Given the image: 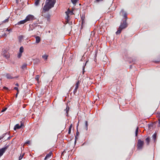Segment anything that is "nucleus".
Returning <instances> with one entry per match:
<instances>
[{"label": "nucleus", "instance_id": "obj_1", "mask_svg": "<svg viewBox=\"0 0 160 160\" xmlns=\"http://www.w3.org/2000/svg\"><path fill=\"white\" fill-rule=\"evenodd\" d=\"M128 27V24L125 20L123 21V23H121L119 27L118 30L116 32L117 35L121 33L122 30Z\"/></svg>", "mask_w": 160, "mask_h": 160}, {"label": "nucleus", "instance_id": "obj_2", "mask_svg": "<svg viewBox=\"0 0 160 160\" xmlns=\"http://www.w3.org/2000/svg\"><path fill=\"white\" fill-rule=\"evenodd\" d=\"M45 3L52 8L54 7L55 1V0H46Z\"/></svg>", "mask_w": 160, "mask_h": 160}, {"label": "nucleus", "instance_id": "obj_3", "mask_svg": "<svg viewBox=\"0 0 160 160\" xmlns=\"http://www.w3.org/2000/svg\"><path fill=\"white\" fill-rule=\"evenodd\" d=\"M42 15L47 19L48 22H49L50 21L51 15L49 13L46 12H42Z\"/></svg>", "mask_w": 160, "mask_h": 160}, {"label": "nucleus", "instance_id": "obj_4", "mask_svg": "<svg viewBox=\"0 0 160 160\" xmlns=\"http://www.w3.org/2000/svg\"><path fill=\"white\" fill-rule=\"evenodd\" d=\"M144 144L143 141L141 140V139H138V148L139 149H142L143 147Z\"/></svg>", "mask_w": 160, "mask_h": 160}, {"label": "nucleus", "instance_id": "obj_5", "mask_svg": "<svg viewBox=\"0 0 160 160\" xmlns=\"http://www.w3.org/2000/svg\"><path fill=\"white\" fill-rule=\"evenodd\" d=\"M24 52V48L22 46L20 47L19 50V52L18 54L17 57L18 58H20L22 55V53Z\"/></svg>", "mask_w": 160, "mask_h": 160}, {"label": "nucleus", "instance_id": "obj_6", "mask_svg": "<svg viewBox=\"0 0 160 160\" xmlns=\"http://www.w3.org/2000/svg\"><path fill=\"white\" fill-rule=\"evenodd\" d=\"M51 7L45 3V5L42 9V12H45L48 11L51 8Z\"/></svg>", "mask_w": 160, "mask_h": 160}, {"label": "nucleus", "instance_id": "obj_7", "mask_svg": "<svg viewBox=\"0 0 160 160\" xmlns=\"http://www.w3.org/2000/svg\"><path fill=\"white\" fill-rule=\"evenodd\" d=\"M9 146L7 145L5 146V147L2 148L0 149V156L1 157L2 156L3 153L5 152L6 150H7Z\"/></svg>", "mask_w": 160, "mask_h": 160}, {"label": "nucleus", "instance_id": "obj_8", "mask_svg": "<svg viewBox=\"0 0 160 160\" xmlns=\"http://www.w3.org/2000/svg\"><path fill=\"white\" fill-rule=\"evenodd\" d=\"M34 16L32 15L29 14L26 18V20L27 22L32 21L34 19Z\"/></svg>", "mask_w": 160, "mask_h": 160}, {"label": "nucleus", "instance_id": "obj_9", "mask_svg": "<svg viewBox=\"0 0 160 160\" xmlns=\"http://www.w3.org/2000/svg\"><path fill=\"white\" fill-rule=\"evenodd\" d=\"M65 13L67 16V17H66L68 21H69V15H72L73 14V12L68 10Z\"/></svg>", "mask_w": 160, "mask_h": 160}, {"label": "nucleus", "instance_id": "obj_10", "mask_svg": "<svg viewBox=\"0 0 160 160\" xmlns=\"http://www.w3.org/2000/svg\"><path fill=\"white\" fill-rule=\"evenodd\" d=\"M80 83V82L78 80V82L76 83L75 85V87L73 92V93L74 94H75L76 92H77V90L78 88L79 84Z\"/></svg>", "mask_w": 160, "mask_h": 160}, {"label": "nucleus", "instance_id": "obj_11", "mask_svg": "<svg viewBox=\"0 0 160 160\" xmlns=\"http://www.w3.org/2000/svg\"><path fill=\"white\" fill-rule=\"evenodd\" d=\"M52 152H50L44 158V160H47L48 158H49L52 155Z\"/></svg>", "mask_w": 160, "mask_h": 160}, {"label": "nucleus", "instance_id": "obj_12", "mask_svg": "<svg viewBox=\"0 0 160 160\" xmlns=\"http://www.w3.org/2000/svg\"><path fill=\"white\" fill-rule=\"evenodd\" d=\"M3 54L4 57H5L6 58H8L9 57V56L8 54L7 53L6 51V50H4L3 51Z\"/></svg>", "mask_w": 160, "mask_h": 160}, {"label": "nucleus", "instance_id": "obj_13", "mask_svg": "<svg viewBox=\"0 0 160 160\" xmlns=\"http://www.w3.org/2000/svg\"><path fill=\"white\" fill-rule=\"evenodd\" d=\"M26 22H27V21H26V19H24L23 20H22V21H21L18 22L17 24L19 25L20 24H23L25 23H26Z\"/></svg>", "mask_w": 160, "mask_h": 160}, {"label": "nucleus", "instance_id": "obj_14", "mask_svg": "<svg viewBox=\"0 0 160 160\" xmlns=\"http://www.w3.org/2000/svg\"><path fill=\"white\" fill-rule=\"evenodd\" d=\"M21 127L19 125V124H16L14 128V130H16L17 129H19Z\"/></svg>", "mask_w": 160, "mask_h": 160}, {"label": "nucleus", "instance_id": "obj_15", "mask_svg": "<svg viewBox=\"0 0 160 160\" xmlns=\"http://www.w3.org/2000/svg\"><path fill=\"white\" fill-rule=\"evenodd\" d=\"M145 141L146 142L147 145H148L149 144V143H150V138L149 137H148L145 139Z\"/></svg>", "mask_w": 160, "mask_h": 160}, {"label": "nucleus", "instance_id": "obj_16", "mask_svg": "<svg viewBox=\"0 0 160 160\" xmlns=\"http://www.w3.org/2000/svg\"><path fill=\"white\" fill-rule=\"evenodd\" d=\"M41 41V39L39 37L37 36L36 37V42L38 43H39Z\"/></svg>", "mask_w": 160, "mask_h": 160}, {"label": "nucleus", "instance_id": "obj_17", "mask_svg": "<svg viewBox=\"0 0 160 160\" xmlns=\"http://www.w3.org/2000/svg\"><path fill=\"white\" fill-rule=\"evenodd\" d=\"M69 107L67 106L66 109H65V111H66V116H68V112L69 111Z\"/></svg>", "mask_w": 160, "mask_h": 160}, {"label": "nucleus", "instance_id": "obj_18", "mask_svg": "<svg viewBox=\"0 0 160 160\" xmlns=\"http://www.w3.org/2000/svg\"><path fill=\"white\" fill-rule=\"evenodd\" d=\"M6 77L8 79H12L14 78L12 77L11 75L9 74H7L6 75Z\"/></svg>", "mask_w": 160, "mask_h": 160}, {"label": "nucleus", "instance_id": "obj_19", "mask_svg": "<svg viewBox=\"0 0 160 160\" xmlns=\"http://www.w3.org/2000/svg\"><path fill=\"white\" fill-rule=\"evenodd\" d=\"M157 117L158 118V123L159 125L158 126V127L160 126V113L158 114V115L157 116Z\"/></svg>", "mask_w": 160, "mask_h": 160}, {"label": "nucleus", "instance_id": "obj_20", "mask_svg": "<svg viewBox=\"0 0 160 160\" xmlns=\"http://www.w3.org/2000/svg\"><path fill=\"white\" fill-rule=\"evenodd\" d=\"M25 153H23L22 154H21L20 156L19 157V160H21L23 158Z\"/></svg>", "mask_w": 160, "mask_h": 160}, {"label": "nucleus", "instance_id": "obj_21", "mask_svg": "<svg viewBox=\"0 0 160 160\" xmlns=\"http://www.w3.org/2000/svg\"><path fill=\"white\" fill-rule=\"evenodd\" d=\"M157 138L156 134L155 133L152 135V138L154 139V141H155Z\"/></svg>", "mask_w": 160, "mask_h": 160}, {"label": "nucleus", "instance_id": "obj_22", "mask_svg": "<svg viewBox=\"0 0 160 160\" xmlns=\"http://www.w3.org/2000/svg\"><path fill=\"white\" fill-rule=\"evenodd\" d=\"M138 131V127H137V128L136 130V131H135V136L136 137L137 136Z\"/></svg>", "mask_w": 160, "mask_h": 160}, {"label": "nucleus", "instance_id": "obj_23", "mask_svg": "<svg viewBox=\"0 0 160 160\" xmlns=\"http://www.w3.org/2000/svg\"><path fill=\"white\" fill-rule=\"evenodd\" d=\"M48 56L47 55H44L42 56V58L45 60H47V59Z\"/></svg>", "mask_w": 160, "mask_h": 160}, {"label": "nucleus", "instance_id": "obj_24", "mask_svg": "<svg viewBox=\"0 0 160 160\" xmlns=\"http://www.w3.org/2000/svg\"><path fill=\"white\" fill-rule=\"evenodd\" d=\"M39 2V0H37L35 2V4L37 6L38 5Z\"/></svg>", "mask_w": 160, "mask_h": 160}, {"label": "nucleus", "instance_id": "obj_25", "mask_svg": "<svg viewBox=\"0 0 160 160\" xmlns=\"http://www.w3.org/2000/svg\"><path fill=\"white\" fill-rule=\"evenodd\" d=\"M73 4H75L76 3L77 1L78 0H71Z\"/></svg>", "mask_w": 160, "mask_h": 160}, {"label": "nucleus", "instance_id": "obj_26", "mask_svg": "<svg viewBox=\"0 0 160 160\" xmlns=\"http://www.w3.org/2000/svg\"><path fill=\"white\" fill-rule=\"evenodd\" d=\"M8 21H9V18H8L7 19H6L4 20L3 21H2V22H3V23L7 22H8Z\"/></svg>", "mask_w": 160, "mask_h": 160}, {"label": "nucleus", "instance_id": "obj_27", "mask_svg": "<svg viewBox=\"0 0 160 160\" xmlns=\"http://www.w3.org/2000/svg\"><path fill=\"white\" fill-rule=\"evenodd\" d=\"M6 134V133H4L3 134L2 136H0V140L2 139Z\"/></svg>", "mask_w": 160, "mask_h": 160}, {"label": "nucleus", "instance_id": "obj_28", "mask_svg": "<svg viewBox=\"0 0 160 160\" xmlns=\"http://www.w3.org/2000/svg\"><path fill=\"white\" fill-rule=\"evenodd\" d=\"M85 126L86 128V130H87L88 126V122L87 121H85Z\"/></svg>", "mask_w": 160, "mask_h": 160}, {"label": "nucleus", "instance_id": "obj_29", "mask_svg": "<svg viewBox=\"0 0 160 160\" xmlns=\"http://www.w3.org/2000/svg\"><path fill=\"white\" fill-rule=\"evenodd\" d=\"M27 67V65L26 64H24L22 66V69H24L26 68Z\"/></svg>", "mask_w": 160, "mask_h": 160}, {"label": "nucleus", "instance_id": "obj_30", "mask_svg": "<svg viewBox=\"0 0 160 160\" xmlns=\"http://www.w3.org/2000/svg\"><path fill=\"white\" fill-rule=\"evenodd\" d=\"M79 132L78 131V129H77V132H76V136H75V139H76L77 138V136H78L79 135Z\"/></svg>", "mask_w": 160, "mask_h": 160}, {"label": "nucleus", "instance_id": "obj_31", "mask_svg": "<svg viewBox=\"0 0 160 160\" xmlns=\"http://www.w3.org/2000/svg\"><path fill=\"white\" fill-rule=\"evenodd\" d=\"M39 75H37L36 76L35 79H36L37 81H38L39 80Z\"/></svg>", "mask_w": 160, "mask_h": 160}, {"label": "nucleus", "instance_id": "obj_32", "mask_svg": "<svg viewBox=\"0 0 160 160\" xmlns=\"http://www.w3.org/2000/svg\"><path fill=\"white\" fill-rule=\"evenodd\" d=\"M87 62H88V61H87L86 62V63H85V65H84V66H83V73H84V68H85V66L86 65V63H87Z\"/></svg>", "mask_w": 160, "mask_h": 160}, {"label": "nucleus", "instance_id": "obj_33", "mask_svg": "<svg viewBox=\"0 0 160 160\" xmlns=\"http://www.w3.org/2000/svg\"><path fill=\"white\" fill-rule=\"evenodd\" d=\"M21 127H24V123L23 122H21V125H20Z\"/></svg>", "mask_w": 160, "mask_h": 160}, {"label": "nucleus", "instance_id": "obj_34", "mask_svg": "<svg viewBox=\"0 0 160 160\" xmlns=\"http://www.w3.org/2000/svg\"><path fill=\"white\" fill-rule=\"evenodd\" d=\"M7 109V108H5L4 109H2L1 111V112H4Z\"/></svg>", "mask_w": 160, "mask_h": 160}, {"label": "nucleus", "instance_id": "obj_35", "mask_svg": "<svg viewBox=\"0 0 160 160\" xmlns=\"http://www.w3.org/2000/svg\"><path fill=\"white\" fill-rule=\"evenodd\" d=\"M11 30V29H8V28H7L6 30H5V31L6 32V31H8V32H10Z\"/></svg>", "mask_w": 160, "mask_h": 160}, {"label": "nucleus", "instance_id": "obj_36", "mask_svg": "<svg viewBox=\"0 0 160 160\" xmlns=\"http://www.w3.org/2000/svg\"><path fill=\"white\" fill-rule=\"evenodd\" d=\"M72 128V124H71V125L70 126L69 128V129H70L71 130V129Z\"/></svg>", "mask_w": 160, "mask_h": 160}, {"label": "nucleus", "instance_id": "obj_37", "mask_svg": "<svg viewBox=\"0 0 160 160\" xmlns=\"http://www.w3.org/2000/svg\"><path fill=\"white\" fill-rule=\"evenodd\" d=\"M124 17L126 19V20H127V15L125 14L124 16Z\"/></svg>", "mask_w": 160, "mask_h": 160}, {"label": "nucleus", "instance_id": "obj_38", "mask_svg": "<svg viewBox=\"0 0 160 160\" xmlns=\"http://www.w3.org/2000/svg\"><path fill=\"white\" fill-rule=\"evenodd\" d=\"M14 89L16 90H18V87H15L14 88Z\"/></svg>", "mask_w": 160, "mask_h": 160}, {"label": "nucleus", "instance_id": "obj_39", "mask_svg": "<svg viewBox=\"0 0 160 160\" xmlns=\"http://www.w3.org/2000/svg\"><path fill=\"white\" fill-rule=\"evenodd\" d=\"M3 88L4 89H6V90H8V88L6 87H3Z\"/></svg>", "mask_w": 160, "mask_h": 160}, {"label": "nucleus", "instance_id": "obj_40", "mask_svg": "<svg viewBox=\"0 0 160 160\" xmlns=\"http://www.w3.org/2000/svg\"><path fill=\"white\" fill-rule=\"evenodd\" d=\"M71 132V130L68 129V133L70 134Z\"/></svg>", "mask_w": 160, "mask_h": 160}, {"label": "nucleus", "instance_id": "obj_41", "mask_svg": "<svg viewBox=\"0 0 160 160\" xmlns=\"http://www.w3.org/2000/svg\"><path fill=\"white\" fill-rule=\"evenodd\" d=\"M103 0H96V1L97 2H99L100 1H102Z\"/></svg>", "mask_w": 160, "mask_h": 160}, {"label": "nucleus", "instance_id": "obj_42", "mask_svg": "<svg viewBox=\"0 0 160 160\" xmlns=\"http://www.w3.org/2000/svg\"><path fill=\"white\" fill-rule=\"evenodd\" d=\"M30 143V141L29 140L27 141V142H26V143H27V144H29Z\"/></svg>", "mask_w": 160, "mask_h": 160}, {"label": "nucleus", "instance_id": "obj_43", "mask_svg": "<svg viewBox=\"0 0 160 160\" xmlns=\"http://www.w3.org/2000/svg\"><path fill=\"white\" fill-rule=\"evenodd\" d=\"M18 93H16V94L15 97H16V98H17V97H18Z\"/></svg>", "mask_w": 160, "mask_h": 160}, {"label": "nucleus", "instance_id": "obj_44", "mask_svg": "<svg viewBox=\"0 0 160 160\" xmlns=\"http://www.w3.org/2000/svg\"><path fill=\"white\" fill-rule=\"evenodd\" d=\"M15 85L16 86H19V85H18V83H17Z\"/></svg>", "mask_w": 160, "mask_h": 160}, {"label": "nucleus", "instance_id": "obj_45", "mask_svg": "<svg viewBox=\"0 0 160 160\" xmlns=\"http://www.w3.org/2000/svg\"><path fill=\"white\" fill-rule=\"evenodd\" d=\"M17 93L18 94V93L19 92V91L18 89L17 90Z\"/></svg>", "mask_w": 160, "mask_h": 160}, {"label": "nucleus", "instance_id": "obj_46", "mask_svg": "<svg viewBox=\"0 0 160 160\" xmlns=\"http://www.w3.org/2000/svg\"><path fill=\"white\" fill-rule=\"evenodd\" d=\"M10 138H11L10 137H8L7 139H10Z\"/></svg>", "mask_w": 160, "mask_h": 160}, {"label": "nucleus", "instance_id": "obj_47", "mask_svg": "<svg viewBox=\"0 0 160 160\" xmlns=\"http://www.w3.org/2000/svg\"><path fill=\"white\" fill-rule=\"evenodd\" d=\"M82 59H81V61H82Z\"/></svg>", "mask_w": 160, "mask_h": 160}]
</instances>
